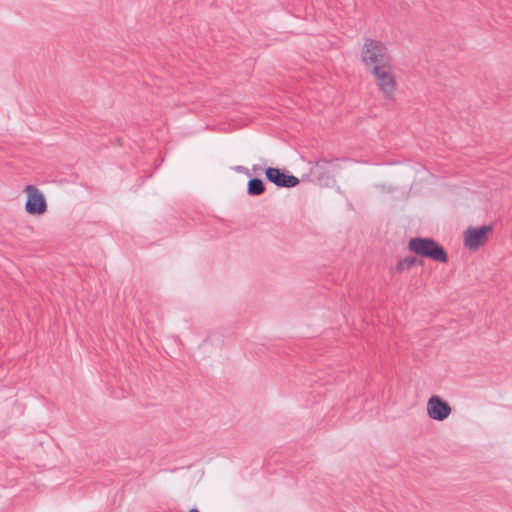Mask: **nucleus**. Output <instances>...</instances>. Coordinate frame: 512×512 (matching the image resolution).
<instances>
[{
    "label": "nucleus",
    "instance_id": "423d86ee",
    "mask_svg": "<svg viewBox=\"0 0 512 512\" xmlns=\"http://www.w3.org/2000/svg\"><path fill=\"white\" fill-rule=\"evenodd\" d=\"M25 210L30 215H42L47 211V202L43 193L34 185H27Z\"/></svg>",
    "mask_w": 512,
    "mask_h": 512
},
{
    "label": "nucleus",
    "instance_id": "39448f33",
    "mask_svg": "<svg viewBox=\"0 0 512 512\" xmlns=\"http://www.w3.org/2000/svg\"><path fill=\"white\" fill-rule=\"evenodd\" d=\"M264 173L267 181L278 188H293L300 183V180L287 169L269 166L265 168Z\"/></svg>",
    "mask_w": 512,
    "mask_h": 512
},
{
    "label": "nucleus",
    "instance_id": "6e6552de",
    "mask_svg": "<svg viewBox=\"0 0 512 512\" xmlns=\"http://www.w3.org/2000/svg\"><path fill=\"white\" fill-rule=\"evenodd\" d=\"M334 160L321 157L315 162V166L311 168V174L315 177L318 185L331 187L336 183L334 174L324 169L325 164H330Z\"/></svg>",
    "mask_w": 512,
    "mask_h": 512
},
{
    "label": "nucleus",
    "instance_id": "9b49d317",
    "mask_svg": "<svg viewBox=\"0 0 512 512\" xmlns=\"http://www.w3.org/2000/svg\"><path fill=\"white\" fill-rule=\"evenodd\" d=\"M233 170L238 172V173H242V174H244V175H246L248 177H251L250 169H248V168H246L244 166H240V165L239 166H235V167H233Z\"/></svg>",
    "mask_w": 512,
    "mask_h": 512
},
{
    "label": "nucleus",
    "instance_id": "f8f14e48",
    "mask_svg": "<svg viewBox=\"0 0 512 512\" xmlns=\"http://www.w3.org/2000/svg\"><path fill=\"white\" fill-rule=\"evenodd\" d=\"M262 170V167L260 165H253L251 171V174H258Z\"/></svg>",
    "mask_w": 512,
    "mask_h": 512
},
{
    "label": "nucleus",
    "instance_id": "9d476101",
    "mask_svg": "<svg viewBox=\"0 0 512 512\" xmlns=\"http://www.w3.org/2000/svg\"><path fill=\"white\" fill-rule=\"evenodd\" d=\"M415 266V257L407 256L398 260L396 266L393 268V271L403 272L408 271Z\"/></svg>",
    "mask_w": 512,
    "mask_h": 512
},
{
    "label": "nucleus",
    "instance_id": "ddd939ff",
    "mask_svg": "<svg viewBox=\"0 0 512 512\" xmlns=\"http://www.w3.org/2000/svg\"><path fill=\"white\" fill-rule=\"evenodd\" d=\"M414 257H415V266H417V265H420V266L424 265V260H423L424 258H420V257H418L416 255Z\"/></svg>",
    "mask_w": 512,
    "mask_h": 512
},
{
    "label": "nucleus",
    "instance_id": "1a4fd4ad",
    "mask_svg": "<svg viewBox=\"0 0 512 512\" xmlns=\"http://www.w3.org/2000/svg\"><path fill=\"white\" fill-rule=\"evenodd\" d=\"M266 191L264 181L259 177H250L247 183V194L249 196H260Z\"/></svg>",
    "mask_w": 512,
    "mask_h": 512
},
{
    "label": "nucleus",
    "instance_id": "7ed1b4c3",
    "mask_svg": "<svg viewBox=\"0 0 512 512\" xmlns=\"http://www.w3.org/2000/svg\"><path fill=\"white\" fill-rule=\"evenodd\" d=\"M492 231L491 225L468 227L463 235L464 246L470 251H476L487 242Z\"/></svg>",
    "mask_w": 512,
    "mask_h": 512
},
{
    "label": "nucleus",
    "instance_id": "f03ea898",
    "mask_svg": "<svg viewBox=\"0 0 512 512\" xmlns=\"http://www.w3.org/2000/svg\"><path fill=\"white\" fill-rule=\"evenodd\" d=\"M387 48L378 40L369 39L362 49V60L366 65H386L389 59L386 55Z\"/></svg>",
    "mask_w": 512,
    "mask_h": 512
},
{
    "label": "nucleus",
    "instance_id": "4468645a",
    "mask_svg": "<svg viewBox=\"0 0 512 512\" xmlns=\"http://www.w3.org/2000/svg\"><path fill=\"white\" fill-rule=\"evenodd\" d=\"M189 512H200L197 508H191Z\"/></svg>",
    "mask_w": 512,
    "mask_h": 512
},
{
    "label": "nucleus",
    "instance_id": "0eeeda50",
    "mask_svg": "<svg viewBox=\"0 0 512 512\" xmlns=\"http://www.w3.org/2000/svg\"><path fill=\"white\" fill-rule=\"evenodd\" d=\"M452 409L449 403L438 395H433L427 402V414L429 418L436 421H444L451 414Z\"/></svg>",
    "mask_w": 512,
    "mask_h": 512
},
{
    "label": "nucleus",
    "instance_id": "20e7f679",
    "mask_svg": "<svg viewBox=\"0 0 512 512\" xmlns=\"http://www.w3.org/2000/svg\"><path fill=\"white\" fill-rule=\"evenodd\" d=\"M372 74L376 78L377 86L383 92L385 98L391 99L396 90V80L390 66L388 64L375 65L372 69Z\"/></svg>",
    "mask_w": 512,
    "mask_h": 512
},
{
    "label": "nucleus",
    "instance_id": "f257e3e1",
    "mask_svg": "<svg viewBox=\"0 0 512 512\" xmlns=\"http://www.w3.org/2000/svg\"><path fill=\"white\" fill-rule=\"evenodd\" d=\"M407 249L420 258L430 259L439 263H448L449 256L443 245L431 237H412Z\"/></svg>",
    "mask_w": 512,
    "mask_h": 512
}]
</instances>
